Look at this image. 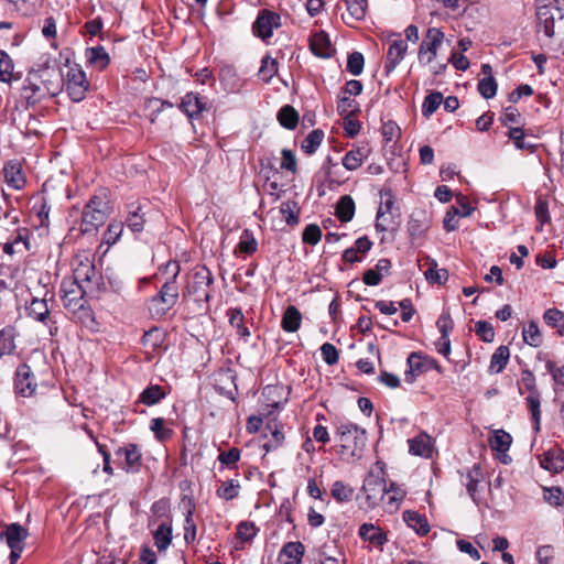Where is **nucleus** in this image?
I'll list each match as a JSON object with an SVG mask.
<instances>
[{"instance_id":"1","label":"nucleus","mask_w":564,"mask_h":564,"mask_svg":"<svg viewBox=\"0 0 564 564\" xmlns=\"http://www.w3.org/2000/svg\"><path fill=\"white\" fill-rule=\"evenodd\" d=\"M214 276L212 271L205 267H198L183 292V299L192 297L197 305L198 314H206L209 311L212 297V285Z\"/></svg>"},{"instance_id":"2","label":"nucleus","mask_w":564,"mask_h":564,"mask_svg":"<svg viewBox=\"0 0 564 564\" xmlns=\"http://www.w3.org/2000/svg\"><path fill=\"white\" fill-rule=\"evenodd\" d=\"M110 209L108 191L101 188L90 197L84 207L80 231L83 234H89L97 230L98 227L106 223Z\"/></svg>"},{"instance_id":"3","label":"nucleus","mask_w":564,"mask_h":564,"mask_svg":"<svg viewBox=\"0 0 564 564\" xmlns=\"http://www.w3.org/2000/svg\"><path fill=\"white\" fill-rule=\"evenodd\" d=\"M175 273L161 286L160 291L148 301V312L151 318H161L176 304L180 296V289L176 276L180 271L177 263H174Z\"/></svg>"},{"instance_id":"4","label":"nucleus","mask_w":564,"mask_h":564,"mask_svg":"<svg viewBox=\"0 0 564 564\" xmlns=\"http://www.w3.org/2000/svg\"><path fill=\"white\" fill-rule=\"evenodd\" d=\"M394 487L395 482H391L389 487L387 486L382 466H380V470L378 473L370 470L366 476L361 487L367 507L369 509H375L384 499L387 494L394 490Z\"/></svg>"},{"instance_id":"5","label":"nucleus","mask_w":564,"mask_h":564,"mask_svg":"<svg viewBox=\"0 0 564 564\" xmlns=\"http://www.w3.org/2000/svg\"><path fill=\"white\" fill-rule=\"evenodd\" d=\"M336 435L339 438L343 452H349L354 457H361L367 445V432L355 423L347 422L337 426Z\"/></svg>"},{"instance_id":"6","label":"nucleus","mask_w":564,"mask_h":564,"mask_svg":"<svg viewBox=\"0 0 564 564\" xmlns=\"http://www.w3.org/2000/svg\"><path fill=\"white\" fill-rule=\"evenodd\" d=\"M69 282L78 284L83 290L88 291L90 295H97L106 290L102 275L89 260L80 261L77 264L74 269V280Z\"/></svg>"},{"instance_id":"7","label":"nucleus","mask_w":564,"mask_h":564,"mask_svg":"<svg viewBox=\"0 0 564 564\" xmlns=\"http://www.w3.org/2000/svg\"><path fill=\"white\" fill-rule=\"evenodd\" d=\"M67 73L63 77V87H65L69 98L74 102L82 101L89 89L85 72L77 64L68 65Z\"/></svg>"},{"instance_id":"8","label":"nucleus","mask_w":564,"mask_h":564,"mask_svg":"<svg viewBox=\"0 0 564 564\" xmlns=\"http://www.w3.org/2000/svg\"><path fill=\"white\" fill-rule=\"evenodd\" d=\"M281 26V15L269 9H261L252 23L254 36L268 42L273 35V30Z\"/></svg>"},{"instance_id":"9","label":"nucleus","mask_w":564,"mask_h":564,"mask_svg":"<svg viewBox=\"0 0 564 564\" xmlns=\"http://www.w3.org/2000/svg\"><path fill=\"white\" fill-rule=\"evenodd\" d=\"M564 22V12L558 7L541 6L536 9L538 28L542 30L547 37L555 34V20ZM562 55L564 56V43L561 44Z\"/></svg>"},{"instance_id":"10","label":"nucleus","mask_w":564,"mask_h":564,"mask_svg":"<svg viewBox=\"0 0 564 564\" xmlns=\"http://www.w3.org/2000/svg\"><path fill=\"white\" fill-rule=\"evenodd\" d=\"M443 40L444 33L441 31V29H427L425 39L421 42L419 47V62L424 65L432 63L436 57L437 50L443 43Z\"/></svg>"},{"instance_id":"11","label":"nucleus","mask_w":564,"mask_h":564,"mask_svg":"<svg viewBox=\"0 0 564 564\" xmlns=\"http://www.w3.org/2000/svg\"><path fill=\"white\" fill-rule=\"evenodd\" d=\"M118 465L127 473H139L141 469V452L135 444H127L115 452Z\"/></svg>"},{"instance_id":"12","label":"nucleus","mask_w":564,"mask_h":564,"mask_svg":"<svg viewBox=\"0 0 564 564\" xmlns=\"http://www.w3.org/2000/svg\"><path fill=\"white\" fill-rule=\"evenodd\" d=\"M37 388L35 376L31 367L26 364H20L14 373V391L17 394L30 398Z\"/></svg>"},{"instance_id":"13","label":"nucleus","mask_w":564,"mask_h":564,"mask_svg":"<svg viewBox=\"0 0 564 564\" xmlns=\"http://www.w3.org/2000/svg\"><path fill=\"white\" fill-rule=\"evenodd\" d=\"M178 108L191 120H198L203 117L204 111L210 109V106L197 93L189 91L182 97Z\"/></svg>"},{"instance_id":"14","label":"nucleus","mask_w":564,"mask_h":564,"mask_svg":"<svg viewBox=\"0 0 564 564\" xmlns=\"http://www.w3.org/2000/svg\"><path fill=\"white\" fill-rule=\"evenodd\" d=\"M61 292L63 293L62 300L65 308L72 312L84 308L86 303L84 295H90L88 291L83 290L78 284L65 281L62 282Z\"/></svg>"},{"instance_id":"15","label":"nucleus","mask_w":564,"mask_h":564,"mask_svg":"<svg viewBox=\"0 0 564 564\" xmlns=\"http://www.w3.org/2000/svg\"><path fill=\"white\" fill-rule=\"evenodd\" d=\"M431 225V219L426 210L416 208L414 209L408 221V234L412 240L422 239Z\"/></svg>"},{"instance_id":"16","label":"nucleus","mask_w":564,"mask_h":564,"mask_svg":"<svg viewBox=\"0 0 564 564\" xmlns=\"http://www.w3.org/2000/svg\"><path fill=\"white\" fill-rule=\"evenodd\" d=\"M164 332L158 327L143 330V348H145L143 350L144 360L151 361L160 354L159 350L164 343Z\"/></svg>"},{"instance_id":"17","label":"nucleus","mask_w":564,"mask_h":564,"mask_svg":"<svg viewBox=\"0 0 564 564\" xmlns=\"http://www.w3.org/2000/svg\"><path fill=\"white\" fill-rule=\"evenodd\" d=\"M35 73L39 75V80L46 97H55L62 91L64 74L54 69L35 70Z\"/></svg>"},{"instance_id":"18","label":"nucleus","mask_w":564,"mask_h":564,"mask_svg":"<svg viewBox=\"0 0 564 564\" xmlns=\"http://www.w3.org/2000/svg\"><path fill=\"white\" fill-rule=\"evenodd\" d=\"M22 96L28 106H34L42 99L46 98L39 80V75H36L35 70L28 74L23 84Z\"/></svg>"},{"instance_id":"19","label":"nucleus","mask_w":564,"mask_h":564,"mask_svg":"<svg viewBox=\"0 0 564 564\" xmlns=\"http://www.w3.org/2000/svg\"><path fill=\"white\" fill-rule=\"evenodd\" d=\"M408 44L401 39H397L390 44L384 63L386 75L391 74L395 69L404 58Z\"/></svg>"},{"instance_id":"20","label":"nucleus","mask_w":564,"mask_h":564,"mask_svg":"<svg viewBox=\"0 0 564 564\" xmlns=\"http://www.w3.org/2000/svg\"><path fill=\"white\" fill-rule=\"evenodd\" d=\"M359 536L379 550H382L383 545L388 542L387 533L372 523L361 524L359 528Z\"/></svg>"},{"instance_id":"21","label":"nucleus","mask_w":564,"mask_h":564,"mask_svg":"<svg viewBox=\"0 0 564 564\" xmlns=\"http://www.w3.org/2000/svg\"><path fill=\"white\" fill-rule=\"evenodd\" d=\"M305 547L302 542H288L279 553V561L282 564H301Z\"/></svg>"},{"instance_id":"22","label":"nucleus","mask_w":564,"mask_h":564,"mask_svg":"<svg viewBox=\"0 0 564 564\" xmlns=\"http://www.w3.org/2000/svg\"><path fill=\"white\" fill-rule=\"evenodd\" d=\"M28 535V530L20 523L14 522L8 524L6 530L0 533V540L6 539L8 546H24Z\"/></svg>"},{"instance_id":"23","label":"nucleus","mask_w":564,"mask_h":564,"mask_svg":"<svg viewBox=\"0 0 564 564\" xmlns=\"http://www.w3.org/2000/svg\"><path fill=\"white\" fill-rule=\"evenodd\" d=\"M540 465L549 471L561 473L564 470V451L554 448L543 453L540 457Z\"/></svg>"},{"instance_id":"24","label":"nucleus","mask_w":564,"mask_h":564,"mask_svg":"<svg viewBox=\"0 0 564 564\" xmlns=\"http://www.w3.org/2000/svg\"><path fill=\"white\" fill-rule=\"evenodd\" d=\"M310 48L315 56L322 58L330 57L334 51L328 35L323 31L316 32L311 36Z\"/></svg>"},{"instance_id":"25","label":"nucleus","mask_w":564,"mask_h":564,"mask_svg":"<svg viewBox=\"0 0 564 564\" xmlns=\"http://www.w3.org/2000/svg\"><path fill=\"white\" fill-rule=\"evenodd\" d=\"M48 291L45 292V296L43 299L40 297H33L31 302L26 306V312L30 317L33 319L41 322V323H47L50 319V308L47 305V295Z\"/></svg>"},{"instance_id":"26","label":"nucleus","mask_w":564,"mask_h":564,"mask_svg":"<svg viewBox=\"0 0 564 564\" xmlns=\"http://www.w3.org/2000/svg\"><path fill=\"white\" fill-rule=\"evenodd\" d=\"M85 57L87 63L98 70H104L110 63V57L101 45L87 47Z\"/></svg>"},{"instance_id":"27","label":"nucleus","mask_w":564,"mask_h":564,"mask_svg":"<svg viewBox=\"0 0 564 564\" xmlns=\"http://www.w3.org/2000/svg\"><path fill=\"white\" fill-rule=\"evenodd\" d=\"M409 452L412 455L430 458L432 456L431 438L426 433H421L417 436L408 441Z\"/></svg>"},{"instance_id":"28","label":"nucleus","mask_w":564,"mask_h":564,"mask_svg":"<svg viewBox=\"0 0 564 564\" xmlns=\"http://www.w3.org/2000/svg\"><path fill=\"white\" fill-rule=\"evenodd\" d=\"M403 520L417 534L425 535L430 532V524L425 516L417 511L406 510L403 512Z\"/></svg>"},{"instance_id":"29","label":"nucleus","mask_w":564,"mask_h":564,"mask_svg":"<svg viewBox=\"0 0 564 564\" xmlns=\"http://www.w3.org/2000/svg\"><path fill=\"white\" fill-rule=\"evenodd\" d=\"M154 544L160 552L165 551L172 542V525L163 520L153 532Z\"/></svg>"},{"instance_id":"30","label":"nucleus","mask_w":564,"mask_h":564,"mask_svg":"<svg viewBox=\"0 0 564 564\" xmlns=\"http://www.w3.org/2000/svg\"><path fill=\"white\" fill-rule=\"evenodd\" d=\"M510 358V349L508 346H499L490 358L489 372L497 375L503 371Z\"/></svg>"},{"instance_id":"31","label":"nucleus","mask_w":564,"mask_h":564,"mask_svg":"<svg viewBox=\"0 0 564 564\" xmlns=\"http://www.w3.org/2000/svg\"><path fill=\"white\" fill-rule=\"evenodd\" d=\"M227 314L229 317L230 326L236 329L237 335L241 337L245 340V343H248L250 332L245 324V315L241 308H230Z\"/></svg>"},{"instance_id":"32","label":"nucleus","mask_w":564,"mask_h":564,"mask_svg":"<svg viewBox=\"0 0 564 564\" xmlns=\"http://www.w3.org/2000/svg\"><path fill=\"white\" fill-rule=\"evenodd\" d=\"M302 322V314L294 305H289L282 316L281 327L288 333L296 332Z\"/></svg>"},{"instance_id":"33","label":"nucleus","mask_w":564,"mask_h":564,"mask_svg":"<svg viewBox=\"0 0 564 564\" xmlns=\"http://www.w3.org/2000/svg\"><path fill=\"white\" fill-rule=\"evenodd\" d=\"M195 512V503L193 499H188L185 520H184V540L187 544L193 543L196 540V523L194 522L193 514Z\"/></svg>"},{"instance_id":"34","label":"nucleus","mask_w":564,"mask_h":564,"mask_svg":"<svg viewBox=\"0 0 564 564\" xmlns=\"http://www.w3.org/2000/svg\"><path fill=\"white\" fill-rule=\"evenodd\" d=\"M276 119L283 128L294 130L297 127L300 116L294 107L285 105L278 111Z\"/></svg>"},{"instance_id":"35","label":"nucleus","mask_w":564,"mask_h":564,"mask_svg":"<svg viewBox=\"0 0 564 564\" xmlns=\"http://www.w3.org/2000/svg\"><path fill=\"white\" fill-rule=\"evenodd\" d=\"M258 249V241L253 236V232L246 228L242 230L239 242L235 249V253L253 254Z\"/></svg>"},{"instance_id":"36","label":"nucleus","mask_w":564,"mask_h":564,"mask_svg":"<svg viewBox=\"0 0 564 564\" xmlns=\"http://www.w3.org/2000/svg\"><path fill=\"white\" fill-rule=\"evenodd\" d=\"M355 215V202L349 195L339 198L336 205V216L343 223H348Z\"/></svg>"},{"instance_id":"37","label":"nucleus","mask_w":564,"mask_h":564,"mask_svg":"<svg viewBox=\"0 0 564 564\" xmlns=\"http://www.w3.org/2000/svg\"><path fill=\"white\" fill-rule=\"evenodd\" d=\"M399 213L397 215L383 214V206H379L375 225L376 230L378 232L393 230L399 225Z\"/></svg>"},{"instance_id":"38","label":"nucleus","mask_w":564,"mask_h":564,"mask_svg":"<svg viewBox=\"0 0 564 564\" xmlns=\"http://www.w3.org/2000/svg\"><path fill=\"white\" fill-rule=\"evenodd\" d=\"M167 394L165 387L150 383L143 389V405L152 406L158 404Z\"/></svg>"},{"instance_id":"39","label":"nucleus","mask_w":564,"mask_h":564,"mask_svg":"<svg viewBox=\"0 0 564 564\" xmlns=\"http://www.w3.org/2000/svg\"><path fill=\"white\" fill-rule=\"evenodd\" d=\"M4 177L7 183L15 189L22 188L25 184V178L17 163L10 162L4 166Z\"/></svg>"},{"instance_id":"40","label":"nucleus","mask_w":564,"mask_h":564,"mask_svg":"<svg viewBox=\"0 0 564 564\" xmlns=\"http://www.w3.org/2000/svg\"><path fill=\"white\" fill-rule=\"evenodd\" d=\"M278 69V61L272 58L270 55H265L261 59V66L258 72V76L263 83L268 84L276 75Z\"/></svg>"},{"instance_id":"41","label":"nucleus","mask_w":564,"mask_h":564,"mask_svg":"<svg viewBox=\"0 0 564 564\" xmlns=\"http://www.w3.org/2000/svg\"><path fill=\"white\" fill-rule=\"evenodd\" d=\"M354 494V488L341 480H336L330 488L332 497L339 503L351 501Z\"/></svg>"},{"instance_id":"42","label":"nucleus","mask_w":564,"mask_h":564,"mask_svg":"<svg viewBox=\"0 0 564 564\" xmlns=\"http://www.w3.org/2000/svg\"><path fill=\"white\" fill-rule=\"evenodd\" d=\"M280 213L289 226L294 227L299 224L300 207L295 200L283 202L280 206Z\"/></svg>"},{"instance_id":"43","label":"nucleus","mask_w":564,"mask_h":564,"mask_svg":"<svg viewBox=\"0 0 564 564\" xmlns=\"http://www.w3.org/2000/svg\"><path fill=\"white\" fill-rule=\"evenodd\" d=\"M527 405L531 412V419L534 423V431L539 432L541 429V397L540 392L530 393L527 398Z\"/></svg>"},{"instance_id":"44","label":"nucleus","mask_w":564,"mask_h":564,"mask_svg":"<svg viewBox=\"0 0 564 564\" xmlns=\"http://www.w3.org/2000/svg\"><path fill=\"white\" fill-rule=\"evenodd\" d=\"M324 131L321 129L312 130L302 141L301 148L303 152L311 155L316 152L324 139Z\"/></svg>"},{"instance_id":"45","label":"nucleus","mask_w":564,"mask_h":564,"mask_svg":"<svg viewBox=\"0 0 564 564\" xmlns=\"http://www.w3.org/2000/svg\"><path fill=\"white\" fill-rule=\"evenodd\" d=\"M481 468L479 464H475L473 469L467 473L468 482L466 484V489L470 498L475 503H479V499L477 497L478 484L480 481Z\"/></svg>"},{"instance_id":"46","label":"nucleus","mask_w":564,"mask_h":564,"mask_svg":"<svg viewBox=\"0 0 564 564\" xmlns=\"http://www.w3.org/2000/svg\"><path fill=\"white\" fill-rule=\"evenodd\" d=\"M149 427L150 431L153 432L155 440L159 442H165L174 434L172 429L165 426V420L163 417L152 419Z\"/></svg>"},{"instance_id":"47","label":"nucleus","mask_w":564,"mask_h":564,"mask_svg":"<svg viewBox=\"0 0 564 564\" xmlns=\"http://www.w3.org/2000/svg\"><path fill=\"white\" fill-rule=\"evenodd\" d=\"M365 158L364 148L352 149L345 154L341 163L346 170L355 171L362 164Z\"/></svg>"},{"instance_id":"48","label":"nucleus","mask_w":564,"mask_h":564,"mask_svg":"<svg viewBox=\"0 0 564 564\" xmlns=\"http://www.w3.org/2000/svg\"><path fill=\"white\" fill-rule=\"evenodd\" d=\"M405 492L395 485L394 490L387 494V496L380 503H382L384 511L392 513L399 509V506L403 500Z\"/></svg>"},{"instance_id":"49","label":"nucleus","mask_w":564,"mask_h":564,"mask_svg":"<svg viewBox=\"0 0 564 564\" xmlns=\"http://www.w3.org/2000/svg\"><path fill=\"white\" fill-rule=\"evenodd\" d=\"M544 322L551 326L557 328V333L564 336V313L557 308H549L543 314Z\"/></svg>"},{"instance_id":"50","label":"nucleus","mask_w":564,"mask_h":564,"mask_svg":"<svg viewBox=\"0 0 564 564\" xmlns=\"http://www.w3.org/2000/svg\"><path fill=\"white\" fill-rule=\"evenodd\" d=\"M511 443V435L503 430L496 431L494 437L490 440L491 448L502 454L509 451Z\"/></svg>"},{"instance_id":"51","label":"nucleus","mask_w":564,"mask_h":564,"mask_svg":"<svg viewBox=\"0 0 564 564\" xmlns=\"http://www.w3.org/2000/svg\"><path fill=\"white\" fill-rule=\"evenodd\" d=\"M523 340L532 347H539L542 344V335L535 322H529L522 330Z\"/></svg>"},{"instance_id":"52","label":"nucleus","mask_w":564,"mask_h":564,"mask_svg":"<svg viewBox=\"0 0 564 564\" xmlns=\"http://www.w3.org/2000/svg\"><path fill=\"white\" fill-rule=\"evenodd\" d=\"M518 390L520 394H523L525 391H528L529 394L539 392L535 376L531 370L523 369L521 371V378L518 381Z\"/></svg>"},{"instance_id":"53","label":"nucleus","mask_w":564,"mask_h":564,"mask_svg":"<svg viewBox=\"0 0 564 564\" xmlns=\"http://www.w3.org/2000/svg\"><path fill=\"white\" fill-rule=\"evenodd\" d=\"M443 101V95L440 91L429 94L422 105V115L426 118L431 117Z\"/></svg>"},{"instance_id":"54","label":"nucleus","mask_w":564,"mask_h":564,"mask_svg":"<svg viewBox=\"0 0 564 564\" xmlns=\"http://www.w3.org/2000/svg\"><path fill=\"white\" fill-rule=\"evenodd\" d=\"M337 111L340 116H356L359 112L358 104L348 95L340 94L337 102Z\"/></svg>"},{"instance_id":"55","label":"nucleus","mask_w":564,"mask_h":564,"mask_svg":"<svg viewBox=\"0 0 564 564\" xmlns=\"http://www.w3.org/2000/svg\"><path fill=\"white\" fill-rule=\"evenodd\" d=\"M14 64L10 55L0 50V82L10 83L13 75Z\"/></svg>"},{"instance_id":"56","label":"nucleus","mask_w":564,"mask_h":564,"mask_svg":"<svg viewBox=\"0 0 564 564\" xmlns=\"http://www.w3.org/2000/svg\"><path fill=\"white\" fill-rule=\"evenodd\" d=\"M239 489V482L237 480L230 479L224 481L221 486L217 489L216 494L220 499L229 501L238 497Z\"/></svg>"},{"instance_id":"57","label":"nucleus","mask_w":564,"mask_h":564,"mask_svg":"<svg viewBox=\"0 0 564 564\" xmlns=\"http://www.w3.org/2000/svg\"><path fill=\"white\" fill-rule=\"evenodd\" d=\"M172 108L173 105L169 101L161 100L159 98H150L143 102V110H151L149 115L150 121L155 122L158 115L165 108Z\"/></svg>"},{"instance_id":"58","label":"nucleus","mask_w":564,"mask_h":564,"mask_svg":"<svg viewBox=\"0 0 564 564\" xmlns=\"http://www.w3.org/2000/svg\"><path fill=\"white\" fill-rule=\"evenodd\" d=\"M351 18L357 21L366 17L368 0H343Z\"/></svg>"},{"instance_id":"59","label":"nucleus","mask_w":564,"mask_h":564,"mask_svg":"<svg viewBox=\"0 0 564 564\" xmlns=\"http://www.w3.org/2000/svg\"><path fill=\"white\" fill-rule=\"evenodd\" d=\"M425 278L430 283L444 284L448 279L446 269H437V263L432 260L431 267L425 271Z\"/></svg>"},{"instance_id":"60","label":"nucleus","mask_w":564,"mask_h":564,"mask_svg":"<svg viewBox=\"0 0 564 564\" xmlns=\"http://www.w3.org/2000/svg\"><path fill=\"white\" fill-rule=\"evenodd\" d=\"M241 451L238 447H232L229 451L220 452L218 455L219 463L229 468L237 469V463L240 459Z\"/></svg>"},{"instance_id":"61","label":"nucleus","mask_w":564,"mask_h":564,"mask_svg":"<svg viewBox=\"0 0 564 564\" xmlns=\"http://www.w3.org/2000/svg\"><path fill=\"white\" fill-rule=\"evenodd\" d=\"M141 210V206H132V208L128 212V216L123 226L127 227L132 234L138 238L139 232L141 231V216L139 212Z\"/></svg>"},{"instance_id":"62","label":"nucleus","mask_w":564,"mask_h":564,"mask_svg":"<svg viewBox=\"0 0 564 564\" xmlns=\"http://www.w3.org/2000/svg\"><path fill=\"white\" fill-rule=\"evenodd\" d=\"M477 89L485 99H491L497 94L498 85L494 76L484 77L478 82Z\"/></svg>"},{"instance_id":"63","label":"nucleus","mask_w":564,"mask_h":564,"mask_svg":"<svg viewBox=\"0 0 564 564\" xmlns=\"http://www.w3.org/2000/svg\"><path fill=\"white\" fill-rule=\"evenodd\" d=\"M365 66V57L360 52H352L348 55L346 69L354 76L362 73Z\"/></svg>"},{"instance_id":"64","label":"nucleus","mask_w":564,"mask_h":564,"mask_svg":"<svg viewBox=\"0 0 564 564\" xmlns=\"http://www.w3.org/2000/svg\"><path fill=\"white\" fill-rule=\"evenodd\" d=\"M381 132L386 143L397 142L401 137V129L393 120L383 122Z\"/></svg>"}]
</instances>
